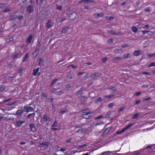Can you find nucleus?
<instances>
[{
	"label": "nucleus",
	"mask_w": 155,
	"mask_h": 155,
	"mask_svg": "<svg viewBox=\"0 0 155 155\" xmlns=\"http://www.w3.org/2000/svg\"><path fill=\"white\" fill-rule=\"evenodd\" d=\"M78 16V15L76 13L73 12L69 16L66 17L65 18H63L60 19L59 21L62 22L65 20L70 19L72 20H74L76 19Z\"/></svg>",
	"instance_id": "nucleus-1"
},
{
	"label": "nucleus",
	"mask_w": 155,
	"mask_h": 155,
	"mask_svg": "<svg viewBox=\"0 0 155 155\" xmlns=\"http://www.w3.org/2000/svg\"><path fill=\"white\" fill-rule=\"evenodd\" d=\"M59 89V88L55 89L54 88L52 90L51 92L57 95H61L64 93L65 92L64 90L58 91Z\"/></svg>",
	"instance_id": "nucleus-2"
},
{
	"label": "nucleus",
	"mask_w": 155,
	"mask_h": 155,
	"mask_svg": "<svg viewBox=\"0 0 155 155\" xmlns=\"http://www.w3.org/2000/svg\"><path fill=\"white\" fill-rule=\"evenodd\" d=\"M42 119L45 122H51L53 120L52 118L50 117L47 114L44 115Z\"/></svg>",
	"instance_id": "nucleus-3"
},
{
	"label": "nucleus",
	"mask_w": 155,
	"mask_h": 155,
	"mask_svg": "<svg viewBox=\"0 0 155 155\" xmlns=\"http://www.w3.org/2000/svg\"><path fill=\"white\" fill-rule=\"evenodd\" d=\"M93 113V112L89 111L87 112H83L82 114V117L88 119L91 116L89 114Z\"/></svg>",
	"instance_id": "nucleus-4"
},
{
	"label": "nucleus",
	"mask_w": 155,
	"mask_h": 155,
	"mask_svg": "<svg viewBox=\"0 0 155 155\" xmlns=\"http://www.w3.org/2000/svg\"><path fill=\"white\" fill-rule=\"evenodd\" d=\"M25 122V120H17L16 121V126L18 127H20L22 124Z\"/></svg>",
	"instance_id": "nucleus-5"
},
{
	"label": "nucleus",
	"mask_w": 155,
	"mask_h": 155,
	"mask_svg": "<svg viewBox=\"0 0 155 155\" xmlns=\"http://www.w3.org/2000/svg\"><path fill=\"white\" fill-rule=\"evenodd\" d=\"M33 7L31 5H29L27 7V11L29 14H31L33 12Z\"/></svg>",
	"instance_id": "nucleus-6"
},
{
	"label": "nucleus",
	"mask_w": 155,
	"mask_h": 155,
	"mask_svg": "<svg viewBox=\"0 0 155 155\" xmlns=\"http://www.w3.org/2000/svg\"><path fill=\"white\" fill-rule=\"evenodd\" d=\"M123 52V49L121 48L116 49L114 50V53L116 54H122Z\"/></svg>",
	"instance_id": "nucleus-7"
},
{
	"label": "nucleus",
	"mask_w": 155,
	"mask_h": 155,
	"mask_svg": "<svg viewBox=\"0 0 155 155\" xmlns=\"http://www.w3.org/2000/svg\"><path fill=\"white\" fill-rule=\"evenodd\" d=\"M24 112V110L23 109H18L17 111L16 115L19 116H21L22 115V113Z\"/></svg>",
	"instance_id": "nucleus-8"
},
{
	"label": "nucleus",
	"mask_w": 155,
	"mask_h": 155,
	"mask_svg": "<svg viewBox=\"0 0 155 155\" xmlns=\"http://www.w3.org/2000/svg\"><path fill=\"white\" fill-rule=\"evenodd\" d=\"M142 117L141 116V114L140 113H138L134 114L132 116V118L133 119H135L139 117H140V118Z\"/></svg>",
	"instance_id": "nucleus-9"
},
{
	"label": "nucleus",
	"mask_w": 155,
	"mask_h": 155,
	"mask_svg": "<svg viewBox=\"0 0 155 155\" xmlns=\"http://www.w3.org/2000/svg\"><path fill=\"white\" fill-rule=\"evenodd\" d=\"M111 128V127H107L104 131L103 133L101 134V136H104L106 135L109 132V130Z\"/></svg>",
	"instance_id": "nucleus-10"
},
{
	"label": "nucleus",
	"mask_w": 155,
	"mask_h": 155,
	"mask_svg": "<svg viewBox=\"0 0 155 155\" xmlns=\"http://www.w3.org/2000/svg\"><path fill=\"white\" fill-rule=\"evenodd\" d=\"M131 57V54L130 53L124 54L122 57V59L125 60L127 58H130Z\"/></svg>",
	"instance_id": "nucleus-11"
},
{
	"label": "nucleus",
	"mask_w": 155,
	"mask_h": 155,
	"mask_svg": "<svg viewBox=\"0 0 155 155\" xmlns=\"http://www.w3.org/2000/svg\"><path fill=\"white\" fill-rule=\"evenodd\" d=\"M31 129V131L35 132L36 131V128L35 127V125L32 124H31L29 125Z\"/></svg>",
	"instance_id": "nucleus-12"
},
{
	"label": "nucleus",
	"mask_w": 155,
	"mask_h": 155,
	"mask_svg": "<svg viewBox=\"0 0 155 155\" xmlns=\"http://www.w3.org/2000/svg\"><path fill=\"white\" fill-rule=\"evenodd\" d=\"M109 32L112 35H121L123 34V33L121 32L116 33L115 31L113 30L110 31H109Z\"/></svg>",
	"instance_id": "nucleus-13"
},
{
	"label": "nucleus",
	"mask_w": 155,
	"mask_h": 155,
	"mask_svg": "<svg viewBox=\"0 0 155 155\" xmlns=\"http://www.w3.org/2000/svg\"><path fill=\"white\" fill-rule=\"evenodd\" d=\"M101 75V73L96 72L92 74L91 77L92 78H95L97 77H100Z\"/></svg>",
	"instance_id": "nucleus-14"
},
{
	"label": "nucleus",
	"mask_w": 155,
	"mask_h": 155,
	"mask_svg": "<svg viewBox=\"0 0 155 155\" xmlns=\"http://www.w3.org/2000/svg\"><path fill=\"white\" fill-rule=\"evenodd\" d=\"M103 15V13L102 12L100 13H95L94 14V17L95 18H98L101 17Z\"/></svg>",
	"instance_id": "nucleus-15"
},
{
	"label": "nucleus",
	"mask_w": 155,
	"mask_h": 155,
	"mask_svg": "<svg viewBox=\"0 0 155 155\" xmlns=\"http://www.w3.org/2000/svg\"><path fill=\"white\" fill-rule=\"evenodd\" d=\"M53 22L50 20H49L46 24L47 27L49 28L53 26Z\"/></svg>",
	"instance_id": "nucleus-16"
},
{
	"label": "nucleus",
	"mask_w": 155,
	"mask_h": 155,
	"mask_svg": "<svg viewBox=\"0 0 155 155\" xmlns=\"http://www.w3.org/2000/svg\"><path fill=\"white\" fill-rule=\"evenodd\" d=\"M87 131V129L85 128H82L81 129H79L78 131H77V133H85Z\"/></svg>",
	"instance_id": "nucleus-17"
},
{
	"label": "nucleus",
	"mask_w": 155,
	"mask_h": 155,
	"mask_svg": "<svg viewBox=\"0 0 155 155\" xmlns=\"http://www.w3.org/2000/svg\"><path fill=\"white\" fill-rule=\"evenodd\" d=\"M142 51L140 50L135 51L134 52V54L135 56H137L141 54Z\"/></svg>",
	"instance_id": "nucleus-18"
},
{
	"label": "nucleus",
	"mask_w": 155,
	"mask_h": 155,
	"mask_svg": "<svg viewBox=\"0 0 155 155\" xmlns=\"http://www.w3.org/2000/svg\"><path fill=\"white\" fill-rule=\"evenodd\" d=\"M113 152L110 151H106L101 153L100 155H109L111 153Z\"/></svg>",
	"instance_id": "nucleus-19"
},
{
	"label": "nucleus",
	"mask_w": 155,
	"mask_h": 155,
	"mask_svg": "<svg viewBox=\"0 0 155 155\" xmlns=\"http://www.w3.org/2000/svg\"><path fill=\"white\" fill-rule=\"evenodd\" d=\"M26 110V111L27 112H29L32 111L33 110V109L32 107H27L25 108Z\"/></svg>",
	"instance_id": "nucleus-20"
},
{
	"label": "nucleus",
	"mask_w": 155,
	"mask_h": 155,
	"mask_svg": "<svg viewBox=\"0 0 155 155\" xmlns=\"http://www.w3.org/2000/svg\"><path fill=\"white\" fill-rule=\"evenodd\" d=\"M122 60V58L120 57H115L113 58V61H118Z\"/></svg>",
	"instance_id": "nucleus-21"
},
{
	"label": "nucleus",
	"mask_w": 155,
	"mask_h": 155,
	"mask_svg": "<svg viewBox=\"0 0 155 155\" xmlns=\"http://www.w3.org/2000/svg\"><path fill=\"white\" fill-rule=\"evenodd\" d=\"M32 39V35L29 36L27 39V42L28 43H30Z\"/></svg>",
	"instance_id": "nucleus-22"
},
{
	"label": "nucleus",
	"mask_w": 155,
	"mask_h": 155,
	"mask_svg": "<svg viewBox=\"0 0 155 155\" xmlns=\"http://www.w3.org/2000/svg\"><path fill=\"white\" fill-rule=\"evenodd\" d=\"M33 74L34 75L36 76L37 75H40V73L38 72V71H37L36 70H34L33 71Z\"/></svg>",
	"instance_id": "nucleus-23"
},
{
	"label": "nucleus",
	"mask_w": 155,
	"mask_h": 155,
	"mask_svg": "<svg viewBox=\"0 0 155 155\" xmlns=\"http://www.w3.org/2000/svg\"><path fill=\"white\" fill-rule=\"evenodd\" d=\"M132 30L134 33H136L138 31L137 28L135 26H133L132 27Z\"/></svg>",
	"instance_id": "nucleus-24"
},
{
	"label": "nucleus",
	"mask_w": 155,
	"mask_h": 155,
	"mask_svg": "<svg viewBox=\"0 0 155 155\" xmlns=\"http://www.w3.org/2000/svg\"><path fill=\"white\" fill-rule=\"evenodd\" d=\"M29 57V53H27L24 58L23 60V62H24L25 61H26L27 60V59Z\"/></svg>",
	"instance_id": "nucleus-25"
},
{
	"label": "nucleus",
	"mask_w": 155,
	"mask_h": 155,
	"mask_svg": "<svg viewBox=\"0 0 155 155\" xmlns=\"http://www.w3.org/2000/svg\"><path fill=\"white\" fill-rule=\"evenodd\" d=\"M21 55H20V54L18 53L14 55L13 56V58L14 59H15L16 58H20L21 56Z\"/></svg>",
	"instance_id": "nucleus-26"
},
{
	"label": "nucleus",
	"mask_w": 155,
	"mask_h": 155,
	"mask_svg": "<svg viewBox=\"0 0 155 155\" xmlns=\"http://www.w3.org/2000/svg\"><path fill=\"white\" fill-rule=\"evenodd\" d=\"M154 66H155V62H152L151 63H150V64H149L148 65L147 67H148V68H150L151 67H154Z\"/></svg>",
	"instance_id": "nucleus-27"
},
{
	"label": "nucleus",
	"mask_w": 155,
	"mask_h": 155,
	"mask_svg": "<svg viewBox=\"0 0 155 155\" xmlns=\"http://www.w3.org/2000/svg\"><path fill=\"white\" fill-rule=\"evenodd\" d=\"M134 124H132V123H131V124H128L127 126L125 127L126 128V129L127 130L130 128L131 127H132L133 126H134Z\"/></svg>",
	"instance_id": "nucleus-28"
},
{
	"label": "nucleus",
	"mask_w": 155,
	"mask_h": 155,
	"mask_svg": "<svg viewBox=\"0 0 155 155\" xmlns=\"http://www.w3.org/2000/svg\"><path fill=\"white\" fill-rule=\"evenodd\" d=\"M58 126V122L56 120H55L54 123L52 125V127L53 128H54L57 127Z\"/></svg>",
	"instance_id": "nucleus-29"
},
{
	"label": "nucleus",
	"mask_w": 155,
	"mask_h": 155,
	"mask_svg": "<svg viewBox=\"0 0 155 155\" xmlns=\"http://www.w3.org/2000/svg\"><path fill=\"white\" fill-rule=\"evenodd\" d=\"M81 2H84L86 3H89L90 2H94L93 0H84L83 1H81Z\"/></svg>",
	"instance_id": "nucleus-30"
},
{
	"label": "nucleus",
	"mask_w": 155,
	"mask_h": 155,
	"mask_svg": "<svg viewBox=\"0 0 155 155\" xmlns=\"http://www.w3.org/2000/svg\"><path fill=\"white\" fill-rule=\"evenodd\" d=\"M151 10V8L150 7H147L144 9V11L145 12H150Z\"/></svg>",
	"instance_id": "nucleus-31"
},
{
	"label": "nucleus",
	"mask_w": 155,
	"mask_h": 155,
	"mask_svg": "<svg viewBox=\"0 0 155 155\" xmlns=\"http://www.w3.org/2000/svg\"><path fill=\"white\" fill-rule=\"evenodd\" d=\"M17 17V15H12L10 18V20H14Z\"/></svg>",
	"instance_id": "nucleus-32"
},
{
	"label": "nucleus",
	"mask_w": 155,
	"mask_h": 155,
	"mask_svg": "<svg viewBox=\"0 0 155 155\" xmlns=\"http://www.w3.org/2000/svg\"><path fill=\"white\" fill-rule=\"evenodd\" d=\"M111 91L112 92H115L117 91V89L115 87H113L110 88Z\"/></svg>",
	"instance_id": "nucleus-33"
},
{
	"label": "nucleus",
	"mask_w": 155,
	"mask_h": 155,
	"mask_svg": "<svg viewBox=\"0 0 155 155\" xmlns=\"http://www.w3.org/2000/svg\"><path fill=\"white\" fill-rule=\"evenodd\" d=\"M94 124V122L93 120L89 121L88 123V125L90 126H93Z\"/></svg>",
	"instance_id": "nucleus-34"
},
{
	"label": "nucleus",
	"mask_w": 155,
	"mask_h": 155,
	"mask_svg": "<svg viewBox=\"0 0 155 155\" xmlns=\"http://www.w3.org/2000/svg\"><path fill=\"white\" fill-rule=\"evenodd\" d=\"M68 29V27H66L63 28L62 31V33H64L66 32H67V31H67Z\"/></svg>",
	"instance_id": "nucleus-35"
},
{
	"label": "nucleus",
	"mask_w": 155,
	"mask_h": 155,
	"mask_svg": "<svg viewBox=\"0 0 155 155\" xmlns=\"http://www.w3.org/2000/svg\"><path fill=\"white\" fill-rule=\"evenodd\" d=\"M68 29V27H66L63 28L62 31V33H64L66 32H67V31H67Z\"/></svg>",
	"instance_id": "nucleus-36"
},
{
	"label": "nucleus",
	"mask_w": 155,
	"mask_h": 155,
	"mask_svg": "<svg viewBox=\"0 0 155 155\" xmlns=\"http://www.w3.org/2000/svg\"><path fill=\"white\" fill-rule=\"evenodd\" d=\"M68 29V27H66L63 28L62 31V33H64L66 32H67V31H67Z\"/></svg>",
	"instance_id": "nucleus-37"
},
{
	"label": "nucleus",
	"mask_w": 155,
	"mask_h": 155,
	"mask_svg": "<svg viewBox=\"0 0 155 155\" xmlns=\"http://www.w3.org/2000/svg\"><path fill=\"white\" fill-rule=\"evenodd\" d=\"M58 79H56L53 80L51 83V85H52L55 84L57 81H58Z\"/></svg>",
	"instance_id": "nucleus-38"
},
{
	"label": "nucleus",
	"mask_w": 155,
	"mask_h": 155,
	"mask_svg": "<svg viewBox=\"0 0 155 155\" xmlns=\"http://www.w3.org/2000/svg\"><path fill=\"white\" fill-rule=\"evenodd\" d=\"M41 144L45 146L46 147H48L49 145V143L48 142H44L42 143H41Z\"/></svg>",
	"instance_id": "nucleus-39"
},
{
	"label": "nucleus",
	"mask_w": 155,
	"mask_h": 155,
	"mask_svg": "<svg viewBox=\"0 0 155 155\" xmlns=\"http://www.w3.org/2000/svg\"><path fill=\"white\" fill-rule=\"evenodd\" d=\"M149 27H149V25H145L144 27H143L142 28L143 29H145L149 28Z\"/></svg>",
	"instance_id": "nucleus-40"
},
{
	"label": "nucleus",
	"mask_w": 155,
	"mask_h": 155,
	"mask_svg": "<svg viewBox=\"0 0 155 155\" xmlns=\"http://www.w3.org/2000/svg\"><path fill=\"white\" fill-rule=\"evenodd\" d=\"M148 57L151 58L155 56V53H153L152 54H149L148 56Z\"/></svg>",
	"instance_id": "nucleus-41"
},
{
	"label": "nucleus",
	"mask_w": 155,
	"mask_h": 155,
	"mask_svg": "<svg viewBox=\"0 0 155 155\" xmlns=\"http://www.w3.org/2000/svg\"><path fill=\"white\" fill-rule=\"evenodd\" d=\"M125 107H124L119 108L118 110L119 112L123 111L124 110Z\"/></svg>",
	"instance_id": "nucleus-42"
},
{
	"label": "nucleus",
	"mask_w": 155,
	"mask_h": 155,
	"mask_svg": "<svg viewBox=\"0 0 155 155\" xmlns=\"http://www.w3.org/2000/svg\"><path fill=\"white\" fill-rule=\"evenodd\" d=\"M142 32L143 33V34H145L146 33L148 32H152L151 31H142Z\"/></svg>",
	"instance_id": "nucleus-43"
},
{
	"label": "nucleus",
	"mask_w": 155,
	"mask_h": 155,
	"mask_svg": "<svg viewBox=\"0 0 155 155\" xmlns=\"http://www.w3.org/2000/svg\"><path fill=\"white\" fill-rule=\"evenodd\" d=\"M5 89V87L4 86L0 87V91H4Z\"/></svg>",
	"instance_id": "nucleus-44"
},
{
	"label": "nucleus",
	"mask_w": 155,
	"mask_h": 155,
	"mask_svg": "<svg viewBox=\"0 0 155 155\" xmlns=\"http://www.w3.org/2000/svg\"><path fill=\"white\" fill-rule=\"evenodd\" d=\"M70 85L69 84H68L65 85V88L66 90H68L70 88Z\"/></svg>",
	"instance_id": "nucleus-45"
},
{
	"label": "nucleus",
	"mask_w": 155,
	"mask_h": 155,
	"mask_svg": "<svg viewBox=\"0 0 155 155\" xmlns=\"http://www.w3.org/2000/svg\"><path fill=\"white\" fill-rule=\"evenodd\" d=\"M114 96V95H106L104 96V97L106 98H110L111 97H113Z\"/></svg>",
	"instance_id": "nucleus-46"
},
{
	"label": "nucleus",
	"mask_w": 155,
	"mask_h": 155,
	"mask_svg": "<svg viewBox=\"0 0 155 155\" xmlns=\"http://www.w3.org/2000/svg\"><path fill=\"white\" fill-rule=\"evenodd\" d=\"M114 105V103H110L108 105V107H112Z\"/></svg>",
	"instance_id": "nucleus-47"
},
{
	"label": "nucleus",
	"mask_w": 155,
	"mask_h": 155,
	"mask_svg": "<svg viewBox=\"0 0 155 155\" xmlns=\"http://www.w3.org/2000/svg\"><path fill=\"white\" fill-rule=\"evenodd\" d=\"M57 9L59 10L60 11H61L62 10V7L61 6H57Z\"/></svg>",
	"instance_id": "nucleus-48"
},
{
	"label": "nucleus",
	"mask_w": 155,
	"mask_h": 155,
	"mask_svg": "<svg viewBox=\"0 0 155 155\" xmlns=\"http://www.w3.org/2000/svg\"><path fill=\"white\" fill-rule=\"evenodd\" d=\"M104 116L102 115H101L100 116H98L95 118V119H99L101 118H103Z\"/></svg>",
	"instance_id": "nucleus-49"
},
{
	"label": "nucleus",
	"mask_w": 155,
	"mask_h": 155,
	"mask_svg": "<svg viewBox=\"0 0 155 155\" xmlns=\"http://www.w3.org/2000/svg\"><path fill=\"white\" fill-rule=\"evenodd\" d=\"M103 123V122L102 121H101L100 122H99L97 123V124H96L95 125V126H97V125H100L101 124H102Z\"/></svg>",
	"instance_id": "nucleus-50"
},
{
	"label": "nucleus",
	"mask_w": 155,
	"mask_h": 155,
	"mask_svg": "<svg viewBox=\"0 0 155 155\" xmlns=\"http://www.w3.org/2000/svg\"><path fill=\"white\" fill-rule=\"evenodd\" d=\"M142 74H146L148 75H150V73H148L146 72H143Z\"/></svg>",
	"instance_id": "nucleus-51"
},
{
	"label": "nucleus",
	"mask_w": 155,
	"mask_h": 155,
	"mask_svg": "<svg viewBox=\"0 0 155 155\" xmlns=\"http://www.w3.org/2000/svg\"><path fill=\"white\" fill-rule=\"evenodd\" d=\"M107 19H109V20H111L113 19V17H111H111L107 16Z\"/></svg>",
	"instance_id": "nucleus-52"
},
{
	"label": "nucleus",
	"mask_w": 155,
	"mask_h": 155,
	"mask_svg": "<svg viewBox=\"0 0 155 155\" xmlns=\"http://www.w3.org/2000/svg\"><path fill=\"white\" fill-rule=\"evenodd\" d=\"M11 10V9L9 8H6L4 11V12H8L9 11H10Z\"/></svg>",
	"instance_id": "nucleus-53"
},
{
	"label": "nucleus",
	"mask_w": 155,
	"mask_h": 155,
	"mask_svg": "<svg viewBox=\"0 0 155 155\" xmlns=\"http://www.w3.org/2000/svg\"><path fill=\"white\" fill-rule=\"evenodd\" d=\"M70 66L72 67V68H73V69L76 68L77 67L76 65H74L73 64H71L70 65Z\"/></svg>",
	"instance_id": "nucleus-54"
},
{
	"label": "nucleus",
	"mask_w": 155,
	"mask_h": 155,
	"mask_svg": "<svg viewBox=\"0 0 155 155\" xmlns=\"http://www.w3.org/2000/svg\"><path fill=\"white\" fill-rule=\"evenodd\" d=\"M102 60L103 62H105L107 60V58H104L102 59Z\"/></svg>",
	"instance_id": "nucleus-55"
},
{
	"label": "nucleus",
	"mask_w": 155,
	"mask_h": 155,
	"mask_svg": "<svg viewBox=\"0 0 155 155\" xmlns=\"http://www.w3.org/2000/svg\"><path fill=\"white\" fill-rule=\"evenodd\" d=\"M151 98L150 97H148V98H145L143 100V101H147L150 100Z\"/></svg>",
	"instance_id": "nucleus-56"
},
{
	"label": "nucleus",
	"mask_w": 155,
	"mask_h": 155,
	"mask_svg": "<svg viewBox=\"0 0 155 155\" xmlns=\"http://www.w3.org/2000/svg\"><path fill=\"white\" fill-rule=\"evenodd\" d=\"M97 101L100 102L101 101V97H98L97 99Z\"/></svg>",
	"instance_id": "nucleus-57"
},
{
	"label": "nucleus",
	"mask_w": 155,
	"mask_h": 155,
	"mask_svg": "<svg viewBox=\"0 0 155 155\" xmlns=\"http://www.w3.org/2000/svg\"><path fill=\"white\" fill-rule=\"evenodd\" d=\"M66 150V149L65 148H61V150H59L60 151H61L62 152H64Z\"/></svg>",
	"instance_id": "nucleus-58"
},
{
	"label": "nucleus",
	"mask_w": 155,
	"mask_h": 155,
	"mask_svg": "<svg viewBox=\"0 0 155 155\" xmlns=\"http://www.w3.org/2000/svg\"><path fill=\"white\" fill-rule=\"evenodd\" d=\"M141 102V101L140 100H138L137 101L135 102V104H137L140 103Z\"/></svg>",
	"instance_id": "nucleus-59"
},
{
	"label": "nucleus",
	"mask_w": 155,
	"mask_h": 155,
	"mask_svg": "<svg viewBox=\"0 0 155 155\" xmlns=\"http://www.w3.org/2000/svg\"><path fill=\"white\" fill-rule=\"evenodd\" d=\"M148 87V85H143L141 86L142 88H147Z\"/></svg>",
	"instance_id": "nucleus-60"
},
{
	"label": "nucleus",
	"mask_w": 155,
	"mask_h": 155,
	"mask_svg": "<svg viewBox=\"0 0 155 155\" xmlns=\"http://www.w3.org/2000/svg\"><path fill=\"white\" fill-rule=\"evenodd\" d=\"M127 130L125 127H124L123 129L120 130L121 133L124 132L125 130Z\"/></svg>",
	"instance_id": "nucleus-61"
},
{
	"label": "nucleus",
	"mask_w": 155,
	"mask_h": 155,
	"mask_svg": "<svg viewBox=\"0 0 155 155\" xmlns=\"http://www.w3.org/2000/svg\"><path fill=\"white\" fill-rule=\"evenodd\" d=\"M151 148V147L150 146V145H148L146 148H145L143 150H145V149H150Z\"/></svg>",
	"instance_id": "nucleus-62"
},
{
	"label": "nucleus",
	"mask_w": 155,
	"mask_h": 155,
	"mask_svg": "<svg viewBox=\"0 0 155 155\" xmlns=\"http://www.w3.org/2000/svg\"><path fill=\"white\" fill-rule=\"evenodd\" d=\"M110 113L108 112L107 113V115H106V117H110Z\"/></svg>",
	"instance_id": "nucleus-63"
},
{
	"label": "nucleus",
	"mask_w": 155,
	"mask_h": 155,
	"mask_svg": "<svg viewBox=\"0 0 155 155\" xmlns=\"http://www.w3.org/2000/svg\"><path fill=\"white\" fill-rule=\"evenodd\" d=\"M141 93L140 92H136V95L137 96H138L139 95H140L141 94Z\"/></svg>",
	"instance_id": "nucleus-64"
}]
</instances>
